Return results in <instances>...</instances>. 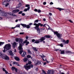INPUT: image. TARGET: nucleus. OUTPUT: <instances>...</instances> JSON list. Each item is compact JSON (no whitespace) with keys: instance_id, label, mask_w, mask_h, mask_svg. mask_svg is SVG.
<instances>
[{"instance_id":"f257e3e1","label":"nucleus","mask_w":74,"mask_h":74,"mask_svg":"<svg viewBox=\"0 0 74 74\" xmlns=\"http://www.w3.org/2000/svg\"><path fill=\"white\" fill-rule=\"evenodd\" d=\"M35 24L36 25V27H35L34 28L36 30L38 33H40V28L39 27L40 26V27H42V26L43 27H46V26H45L46 24H44L43 25V24H41V23H39L38 24Z\"/></svg>"},{"instance_id":"f03ea898","label":"nucleus","mask_w":74,"mask_h":74,"mask_svg":"<svg viewBox=\"0 0 74 74\" xmlns=\"http://www.w3.org/2000/svg\"><path fill=\"white\" fill-rule=\"evenodd\" d=\"M23 40L22 39H19L18 42L19 43V50H21V49H23V48L22 46L24 45V44L23 43Z\"/></svg>"},{"instance_id":"7ed1b4c3","label":"nucleus","mask_w":74,"mask_h":74,"mask_svg":"<svg viewBox=\"0 0 74 74\" xmlns=\"http://www.w3.org/2000/svg\"><path fill=\"white\" fill-rule=\"evenodd\" d=\"M11 48V45L10 44H6L5 46L4 47V49H5L6 50L8 51V50H10Z\"/></svg>"},{"instance_id":"20e7f679","label":"nucleus","mask_w":74,"mask_h":74,"mask_svg":"<svg viewBox=\"0 0 74 74\" xmlns=\"http://www.w3.org/2000/svg\"><path fill=\"white\" fill-rule=\"evenodd\" d=\"M44 41V38H42V37L38 40H36L34 42V43H35V44H38L40 42H41Z\"/></svg>"},{"instance_id":"39448f33","label":"nucleus","mask_w":74,"mask_h":74,"mask_svg":"<svg viewBox=\"0 0 74 74\" xmlns=\"http://www.w3.org/2000/svg\"><path fill=\"white\" fill-rule=\"evenodd\" d=\"M2 58L3 59H5V60H9L10 59L8 56L5 54H3V56H2Z\"/></svg>"},{"instance_id":"423d86ee","label":"nucleus","mask_w":74,"mask_h":74,"mask_svg":"<svg viewBox=\"0 0 74 74\" xmlns=\"http://www.w3.org/2000/svg\"><path fill=\"white\" fill-rule=\"evenodd\" d=\"M24 67L25 69H26L27 71H28L29 69H31V66L30 65H24Z\"/></svg>"},{"instance_id":"0eeeda50","label":"nucleus","mask_w":74,"mask_h":74,"mask_svg":"<svg viewBox=\"0 0 74 74\" xmlns=\"http://www.w3.org/2000/svg\"><path fill=\"white\" fill-rule=\"evenodd\" d=\"M45 37L47 38H51V36L50 35H45L44 36V37H42V38H43V41L45 40Z\"/></svg>"},{"instance_id":"6e6552de","label":"nucleus","mask_w":74,"mask_h":74,"mask_svg":"<svg viewBox=\"0 0 74 74\" xmlns=\"http://www.w3.org/2000/svg\"><path fill=\"white\" fill-rule=\"evenodd\" d=\"M62 42H64L65 44H69V40H67L66 41L65 40L63 39L62 41Z\"/></svg>"},{"instance_id":"1a4fd4ad","label":"nucleus","mask_w":74,"mask_h":74,"mask_svg":"<svg viewBox=\"0 0 74 74\" xmlns=\"http://www.w3.org/2000/svg\"><path fill=\"white\" fill-rule=\"evenodd\" d=\"M11 69L12 70V71H14V70L16 72H17L18 71V69H17V68H16L14 66L12 67Z\"/></svg>"},{"instance_id":"9d476101","label":"nucleus","mask_w":74,"mask_h":74,"mask_svg":"<svg viewBox=\"0 0 74 74\" xmlns=\"http://www.w3.org/2000/svg\"><path fill=\"white\" fill-rule=\"evenodd\" d=\"M38 20H35V21H34V26H35V27H36V24H37V23H38Z\"/></svg>"},{"instance_id":"9b49d317","label":"nucleus","mask_w":74,"mask_h":74,"mask_svg":"<svg viewBox=\"0 0 74 74\" xmlns=\"http://www.w3.org/2000/svg\"><path fill=\"white\" fill-rule=\"evenodd\" d=\"M56 36L58 38H61L62 37V34L58 33Z\"/></svg>"},{"instance_id":"f8f14e48","label":"nucleus","mask_w":74,"mask_h":74,"mask_svg":"<svg viewBox=\"0 0 74 74\" xmlns=\"http://www.w3.org/2000/svg\"><path fill=\"white\" fill-rule=\"evenodd\" d=\"M8 52L11 56H14V54H13V53H12V51L9 50Z\"/></svg>"},{"instance_id":"ddd939ff","label":"nucleus","mask_w":74,"mask_h":74,"mask_svg":"<svg viewBox=\"0 0 74 74\" xmlns=\"http://www.w3.org/2000/svg\"><path fill=\"white\" fill-rule=\"evenodd\" d=\"M19 11H20L19 10L17 9L13 10L12 12H14V13H16L17 12H19Z\"/></svg>"},{"instance_id":"4468645a","label":"nucleus","mask_w":74,"mask_h":74,"mask_svg":"<svg viewBox=\"0 0 74 74\" xmlns=\"http://www.w3.org/2000/svg\"><path fill=\"white\" fill-rule=\"evenodd\" d=\"M2 14L3 15V16H7L8 15L7 14V13L5 12H3V13H2Z\"/></svg>"},{"instance_id":"2eb2a0df","label":"nucleus","mask_w":74,"mask_h":74,"mask_svg":"<svg viewBox=\"0 0 74 74\" xmlns=\"http://www.w3.org/2000/svg\"><path fill=\"white\" fill-rule=\"evenodd\" d=\"M41 56V58H42V60L43 61H45L46 60V62H47V63H49V62L47 61V59L46 58L45 59V60L44 59V58L43 57V56Z\"/></svg>"},{"instance_id":"dca6fc26","label":"nucleus","mask_w":74,"mask_h":74,"mask_svg":"<svg viewBox=\"0 0 74 74\" xmlns=\"http://www.w3.org/2000/svg\"><path fill=\"white\" fill-rule=\"evenodd\" d=\"M14 59L16 60H17V61H19L20 60V59H19V58L18 57H15Z\"/></svg>"},{"instance_id":"f3484780","label":"nucleus","mask_w":74,"mask_h":74,"mask_svg":"<svg viewBox=\"0 0 74 74\" xmlns=\"http://www.w3.org/2000/svg\"><path fill=\"white\" fill-rule=\"evenodd\" d=\"M21 25L23 26L24 28H25V27H26V26L27 25L26 24H21Z\"/></svg>"},{"instance_id":"a211bd4d","label":"nucleus","mask_w":74,"mask_h":74,"mask_svg":"<svg viewBox=\"0 0 74 74\" xmlns=\"http://www.w3.org/2000/svg\"><path fill=\"white\" fill-rule=\"evenodd\" d=\"M29 10H30V7H28L27 8H25L24 10V11L25 12H26V11H29Z\"/></svg>"},{"instance_id":"6ab92c4d","label":"nucleus","mask_w":74,"mask_h":74,"mask_svg":"<svg viewBox=\"0 0 74 74\" xmlns=\"http://www.w3.org/2000/svg\"><path fill=\"white\" fill-rule=\"evenodd\" d=\"M26 54V52L24 51L23 54L22 55V56L23 57H25Z\"/></svg>"},{"instance_id":"aec40b11","label":"nucleus","mask_w":74,"mask_h":74,"mask_svg":"<svg viewBox=\"0 0 74 74\" xmlns=\"http://www.w3.org/2000/svg\"><path fill=\"white\" fill-rule=\"evenodd\" d=\"M16 43L15 42H14L12 46L14 48H15V47H16Z\"/></svg>"},{"instance_id":"412c9836","label":"nucleus","mask_w":74,"mask_h":74,"mask_svg":"<svg viewBox=\"0 0 74 74\" xmlns=\"http://www.w3.org/2000/svg\"><path fill=\"white\" fill-rule=\"evenodd\" d=\"M53 32L54 33V35H56V36H57V34L59 33H58V31H54Z\"/></svg>"},{"instance_id":"4be33fe9","label":"nucleus","mask_w":74,"mask_h":74,"mask_svg":"<svg viewBox=\"0 0 74 74\" xmlns=\"http://www.w3.org/2000/svg\"><path fill=\"white\" fill-rule=\"evenodd\" d=\"M37 49V48L36 47H32V49H33V51H36V52H37L38 51V50L37 49Z\"/></svg>"},{"instance_id":"5701e85b","label":"nucleus","mask_w":74,"mask_h":74,"mask_svg":"<svg viewBox=\"0 0 74 74\" xmlns=\"http://www.w3.org/2000/svg\"><path fill=\"white\" fill-rule=\"evenodd\" d=\"M57 9H58V10H60V11H61L62 10H64V9H62V8H57Z\"/></svg>"},{"instance_id":"b1692460","label":"nucleus","mask_w":74,"mask_h":74,"mask_svg":"<svg viewBox=\"0 0 74 74\" xmlns=\"http://www.w3.org/2000/svg\"><path fill=\"white\" fill-rule=\"evenodd\" d=\"M41 62L40 61H38L36 63V65H37L38 64V65H40V64H41Z\"/></svg>"},{"instance_id":"393cba45","label":"nucleus","mask_w":74,"mask_h":74,"mask_svg":"<svg viewBox=\"0 0 74 74\" xmlns=\"http://www.w3.org/2000/svg\"><path fill=\"white\" fill-rule=\"evenodd\" d=\"M21 5H22V4H21V3H20L18 5V6H17L16 8H19V7H21Z\"/></svg>"},{"instance_id":"a878e982","label":"nucleus","mask_w":74,"mask_h":74,"mask_svg":"<svg viewBox=\"0 0 74 74\" xmlns=\"http://www.w3.org/2000/svg\"><path fill=\"white\" fill-rule=\"evenodd\" d=\"M66 53H71V54H72V53H73L70 51H66Z\"/></svg>"},{"instance_id":"bb28decb","label":"nucleus","mask_w":74,"mask_h":74,"mask_svg":"<svg viewBox=\"0 0 74 74\" xmlns=\"http://www.w3.org/2000/svg\"><path fill=\"white\" fill-rule=\"evenodd\" d=\"M5 42H0V46H1L3 45L4 44Z\"/></svg>"},{"instance_id":"cd10ccee","label":"nucleus","mask_w":74,"mask_h":74,"mask_svg":"<svg viewBox=\"0 0 74 74\" xmlns=\"http://www.w3.org/2000/svg\"><path fill=\"white\" fill-rule=\"evenodd\" d=\"M28 60V59L27 58H25L23 60L24 61V62H26Z\"/></svg>"},{"instance_id":"c85d7f7f","label":"nucleus","mask_w":74,"mask_h":74,"mask_svg":"<svg viewBox=\"0 0 74 74\" xmlns=\"http://www.w3.org/2000/svg\"><path fill=\"white\" fill-rule=\"evenodd\" d=\"M21 50H21L19 52V53H20V54H22V52H23V49H21Z\"/></svg>"},{"instance_id":"c756f323","label":"nucleus","mask_w":74,"mask_h":74,"mask_svg":"<svg viewBox=\"0 0 74 74\" xmlns=\"http://www.w3.org/2000/svg\"><path fill=\"white\" fill-rule=\"evenodd\" d=\"M10 15H12V16H16V15L14 14L13 13H12L10 14Z\"/></svg>"},{"instance_id":"7c9ffc66","label":"nucleus","mask_w":74,"mask_h":74,"mask_svg":"<svg viewBox=\"0 0 74 74\" xmlns=\"http://www.w3.org/2000/svg\"><path fill=\"white\" fill-rule=\"evenodd\" d=\"M15 27H20V25L19 24H17L16 26Z\"/></svg>"},{"instance_id":"2f4dec72","label":"nucleus","mask_w":74,"mask_h":74,"mask_svg":"<svg viewBox=\"0 0 74 74\" xmlns=\"http://www.w3.org/2000/svg\"><path fill=\"white\" fill-rule=\"evenodd\" d=\"M29 6H30V5H29L27 4V5H25V7H27V8H28V7H29V9H30Z\"/></svg>"},{"instance_id":"473e14b6","label":"nucleus","mask_w":74,"mask_h":74,"mask_svg":"<svg viewBox=\"0 0 74 74\" xmlns=\"http://www.w3.org/2000/svg\"><path fill=\"white\" fill-rule=\"evenodd\" d=\"M50 71H51V74H54V71H52L50 70Z\"/></svg>"},{"instance_id":"72a5a7b5","label":"nucleus","mask_w":74,"mask_h":74,"mask_svg":"<svg viewBox=\"0 0 74 74\" xmlns=\"http://www.w3.org/2000/svg\"><path fill=\"white\" fill-rule=\"evenodd\" d=\"M29 44V42L27 41L26 42L25 45H26L27 46Z\"/></svg>"},{"instance_id":"f704fd0d","label":"nucleus","mask_w":74,"mask_h":74,"mask_svg":"<svg viewBox=\"0 0 74 74\" xmlns=\"http://www.w3.org/2000/svg\"><path fill=\"white\" fill-rule=\"evenodd\" d=\"M26 27L27 28V29H29V28L30 27V26L29 25H27Z\"/></svg>"},{"instance_id":"c9c22d12","label":"nucleus","mask_w":74,"mask_h":74,"mask_svg":"<svg viewBox=\"0 0 74 74\" xmlns=\"http://www.w3.org/2000/svg\"><path fill=\"white\" fill-rule=\"evenodd\" d=\"M23 11H20L18 13V14H22V13H23Z\"/></svg>"},{"instance_id":"e433bc0d","label":"nucleus","mask_w":74,"mask_h":74,"mask_svg":"<svg viewBox=\"0 0 74 74\" xmlns=\"http://www.w3.org/2000/svg\"><path fill=\"white\" fill-rule=\"evenodd\" d=\"M15 40H16V42H18V41H19V38H16Z\"/></svg>"},{"instance_id":"4c0bfd02","label":"nucleus","mask_w":74,"mask_h":74,"mask_svg":"<svg viewBox=\"0 0 74 74\" xmlns=\"http://www.w3.org/2000/svg\"><path fill=\"white\" fill-rule=\"evenodd\" d=\"M64 51H62L61 52V54H64Z\"/></svg>"},{"instance_id":"58836bf2","label":"nucleus","mask_w":74,"mask_h":74,"mask_svg":"<svg viewBox=\"0 0 74 74\" xmlns=\"http://www.w3.org/2000/svg\"><path fill=\"white\" fill-rule=\"evenodd\" d=\"M42 71L43 73L45 74H47V73H46V72H45V71H44V70H42Z\"/></svg>"},{"instance_id":"ea45409f","label":"nucleus","mask_w":74,"mask_h":74,"mask_svg":"<svg viewBox=\"0 0 74 74\" xmlns=\"http://www.w3.org/2000/svg\"><path fill=\"white\" fill-rule=\"evenodd\" d=\"M51 70H49L48 72L47 73L48 74H51Z\"/></svg>"},{"instance_id":"a19ab883","label":"nucleus","mask_w":74,"mask_h":74,"mask_svg":"<svg viewBox=\"0 0 74 74\" xmlns=\"http://www.w3.org/2000/svg\"><path fill=\"white\" fill-rule=\"evenodd\" d=\"M27 40H25V41H24L23 42V44H26V42H27Z\"/></svg>"},{"instance_id":"79ce46f5","label":"nucleus","mask_w":74,"mask_h":74,"mask_svg":"<svg viewBox=\"0 0 74 74\" xmlns=\"http://www.w3.org/2000/svg\"><path fill=\"white\" fill-rule=\"evenodd\" d=\"M31 57V56L30 55H28L27 56V57L28 58H30Z\"/></svg>"},{"instance_id":"37998d69","label":"nucleus","mask_w":74,"mask_h":74,"mask_svg":"<svg viewBox=\"0 0 74 74\" xmlns=\"http://www.w3.org/2000/svg\"><path fill=\"white\" fill-rule=\"evenodd\" d=\"M28 53H32V52H31V51H30L28 50Z\"/></svg>"},{"instance_id":"c03bdc74","label":"nucleus","mask_w":74,"mask_h":74,"mask_svg":"<svg viewBox=\"0 0 74 74\" xmlns=\"http://www.w3.org/2000/svg\"><path fill=\"white\" fill-rule=\"evenodd\" d=\"M41 12V10H40V9H38V13H40Z\"/></svg>"},{"instance_id":"a18cd8bd","label":"nucleus","mask_w":74,"mask_h":74,"mask_svg":"<svg viewBox=\"0 0 74 74\" xmlns=\"http://www.w3.org/2000/svg\"><path fill=\"white\" fill-rule=\"evenodd\" d=\"M32 63V62L30 61L28 62V64H31Z\"/></svg>"},{"instance_id":"49530a36","label":"nucleus","mask_w":74,"mask_h":74,"mask_svg":"<svg viewBox=\"0 0 74 74\" xmlns=\"http://www.w3.org/2000/svg\"><path fill=\"white\" fill-rule=\"evenodd\" d=\"M60 45L61 47H63V44L62 43H61Z\"/></svg>"},{"instance_id":"de8ad7c7","label":"nucleus","mask_w":74,"mask_h":74,"mask_svg":"<svg viewBox=\"0 0 74 74\" xmlns=\"http://www.w3.org/2000/svg\"><path fill=\"white\" fill-rule=\"evenodd\" d=\"M68 21H69V22H70L71 23H73V21L70 20H69Z\"/></svg>"},{"instance_id":"09e8293b","label":"nucleus","mask_w":74,"mask_h":74,"mask_svg":"<svg viewBox=\"0 0 74 74\" xmlns=\"http://www.w3.org/2000/svg\"><path fill=\"white\" fill-rule=\"evenodd\" d=\"M34 11L35 12H38V10L37 9H35L34 10Z\"/></svg>"},{"instance_id":"8fccbe9b","label":"nucleus","mask_w":74,"mask_h":74,"mask_svg":"<svg viewBox=\"0 0 74 74\" xmlns=\"http://www.w3.org/2000/svg\"><path fill=\"white\" fill-rule=\"evenodd\" d=\"M21 15L22 16H25V14L24 13H22L21 14Z\"/></svg>"},{"instance_id":"3c124183","label":"nucleus","mask_w":74,"mask_h":74,"mask_svg":"<svg viewBox=\"0 0 74 74\" xmlns=\"http://www.w3.org/2000/svg\"><path fill=\"white\" fill-rule=\"evenodd\" d=\"M9 3H7L5 5V7H8V5H9Z\"/></svg>"},{"instance_id":"603ef678","label":"nucleus","mask_w":74,"mask_h":74,"mask_svg":"<svg viewBox=\"0 0 74 74\" xmlns=\"http://www.w3.org/2000/svg\"><path fill=\"white\" fill-rule=\"evenodd\" d=\"M24 34V32H21L19 34L22 35V34Z\"/></svg>"},{"instance_id":"864d4df0","label":"nucleus","mask_w":74,"mask_h":74,"mask_svg":"<svg viewBox=\"0 0 74 74\" xmlns=\"http://www.w3.org/2000/svg\"><path fill=\"white\" fill-rule=\"evenodd\" d=\"M36 41V40H35V39H33L32 40V42H34V41Z\"/></svg>"},{"instance_id":"5fc2aeb1","label":"nucleus","mask_w":74,"mask_h":74,"mask_svg":"<svg viewBox=\"0 0 74 74\" xmlns=\"http://www.w3.org/2000/svg\"><path fill=\"white\" fill-rule=\"evenodd\" d=\"M4 50L3 51V52H4V53H5V49H4Z\"/></svg>"},{"instance_id":"6e6d98bb","label":"nucleus","mask_w":74,"mask_h":74,"mask_svg":"<svg viewBox=\"0 0 74 74\" xmlns=\"http://www.w3.org/2000/svg\"><path fill=\"white\" fill-rule=\"evenodd\" d=\"M45 27H43L41 29L42 30H45Z\"/></svg>"},{"instance_id":"4d7b16f0","label":"nucleus","mask_w":74,"mask_h":74,"mask_svg":"<svg viewBox=\"0 0 74 74\" xmlns=\"http://www.w3.org/2000/svg\"><path fill=\"white\" fill-rule=\"evenodd\" d=\"M50 5H52V4H53V2H51L50 3Z\"/></svg>"},{"instance_id":"13d9d810","label":"nucleus","mask_w":74,"mask_h":74,"mask_svg":"<svg viewBox=\"0 0 74 74\" xmlns=\"http://www.w3.org/2000/svg\"><path fill=\"white\" fill-rule=\"evenodd\" d=\"M33 25V23H30L29 24V25L30 26H31V25Z\"/></svg>"},{"instance_id":"bf43d9fd","label":"nucleus","mask_w":74,"mask_h":74,"mask_svg":"<svg viewBox=\"0 0 74 74\" xmlns=\"http://www.w3.org/2000/svg\"><path fill=\"white\" fill-rule=\"evenodd\" d=\"M13 64H17V62H13Z\"/></svg>"},{"instance_id":"052dcab7","label":"nucleus","mask_w":74,"mask_h":74,"mask_svg":"<svg viewBox=\"0 0 74 74\" xmlns=\"http://www.w3.org/2000/svg\"><path fill=\"white\" fill-rule=\"evenodd\" d=\"M46 4H47V3L45 2L43 3V5H45Z\"/></svg>"},{"instance_id":"680f3d73","label":"nucleus","mask_w":74,"mask_h":74,"mask_svg":"<svg viewBox=\"0 0 74 74\" xmlns=\"http://www.w3.org/2000/svg\"><path fill=\"white\" fill-rule=\"evenodd\" d=\"M38 68L37 67L36 68V69H35L36 71H38Z\"/></svg>"},{"instance_id":"e2e57ef3","label":"nucleus","mask_w":74,"mask_h":74,"mask_svg":"<svg viewBox=\"0 0 74 74\" xmlns=\"http://www.w3.org/2000/svg\"><path fill=\"white\" fill-rule=\"evenodd\" d=\"M3 71L5 72L6 71L5 70V69H4V68H3Z\"/></svg>"},{"instance_id":"0e129e2a","label":"nucleus","mask_w":74,"mask_h":74,"mask_svg":"<svg viewBox=\"0 0 74 74\" xmlns=\"http://www.w3.org/2000/svg\"><path fill=\"white\" fill-rule=\"evenodd\" d=\"M5 74H8V71H5Z\"/></svg>"},{"instance_id":"69168bd1","label":"nucleus","mask_w":74,"mask_h":74,"mask_svg":"<svg viewBox=\"0 0 74 74\" xmlns=\"http://www.w3.org/2000/svg\"><path fill=\"white\" fill-rule=\"evenodd\" d=\"M5 3H6V1L4 2L3 3V5H5L6 4Z\"/></svg>"},{"instance_id":"338daca9","label":"nucleus","mask_w":74,"mask_h":74,"mask_svg":"<svg viewBox=\"0 0 74 74\" xmlns=\"http://www.w3.org/2000/svg\"><path fill=\"white\" fill-rule=\"evenodd\" d=\"M49 15H50V16H52V13H49Z\"/></svg>"},{"instance_id":"774afa93","label":"nucleus","mask_w":74,"mask_h":74,"mask_svg":"<svg viewBox=\"0 0 74 74\" xmlns=\"http://www.w3.org/2000/svg\"><path fill=\"white\" fill-rule=\"evenodd\" d=\"M47 64V62H44L43 63V65H45V64Z\"/></svg>"}]
</instances>
